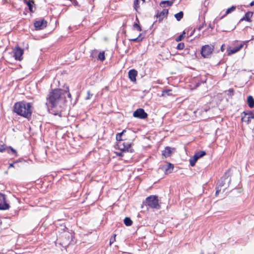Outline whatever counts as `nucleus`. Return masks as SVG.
Masks as SVG:
<instances>
[{"mask_svg": "<svg viewBox=\"0 0 254 254\" xmlns=\"http://www.w3.org/2000/svg\"><path fill=\"white\" fill-rule=\"evenodd\" d=\"M247 104L250 108L254 107V99L252 96H249L247 98Z\"/></svg>", "mask_w": 254, "mask_h": 254, "instance_id": "a211bd4d", "label": "nucleus"}, {"mask_svg": "<svg viewBox=\"0 0 254 254\" xmlns=\"http://www.w3.org/2000/svg\"><path fill=\"white\" fill-rule=\"evenodd\" d=\"M184 13L183 11H180L179 12L175 14V17L177 21H180L183 17Z\"/></svg>", "mask_w": 254, "mask_h": 254, "instance_id": "4be33fe9", "label": "nucleus"}, {"mask_svg": "<svg viewBox=\"0 0 254 254\" xmlns=\"http://www.w3.org/2000/svg\"><path fill=\"white\" fill-rule=\"evenodd\" d=\"M30 102L20 101L16 102L13 106V111L17 115L29 119L31 117L33 107Z\"/></svg>", "mask_w": 254, "mask_h": 254, "instance_id": "f03ea898", "label": "nucleus"}, {"mask_svg": "<svg viewBox=\"0 0 254 254\" xmlns=\"http://www.w3.org/2000/svg\"><path fill=\"white\" fill-rule=\"evenodd\" d=\"M133 28L136 29L138 31H141L142 30L141 27L138 24V23L134 22L133 25Z\"/></svg>", "mask_w": 254, "mask_h": 254, "instance_id": "473e14b6", "label": "nucleus"}, {"mask_svg": "<svg viewBox=\"0 0 254 254\" xmlns=\"http://www.w3.org/2000/svg\"><path fill=\"white\" fill-rule=\"evenodd\" d=\"M205 25V21H204V22L202 23V24L201 25H200L198 28V30L199 31L201 30V29L204 27V26Z\"/></svg>", "mask_w": 254, "mask_h": 254, "instance_id": "a18cd8bd", "label": "nucleus"}, {"mask_svg": "<svg viewBox=\"0 0 254 254\" xmlns=\"http://www.w3.org/2000/svg\"><path fill=\"white\" fill-rule=\"evenodd\" d=\"M123 152H120V153H117V155L118 156H121V157H122L123 156Z\"/></svg>", "mask_w": 254, "mask_h": 254, "instance_id": "de8ad7c7", "label": "nucleus"}, {"mask_svg": "<svg viewBox=\"0 0 254 254\" xmlns=\"http://www.w3.org/2000/svg\"><path fill=\"white\" fill-rule=\"evenodd\" d=\"M17 162H18V161H15L13 162V163H10L9 165L8 168L9 169L11 167L14 168L15 167L14 164L17 163Z\"/></svg>", "mask_w": 254, "mask_h": 254, "instance_id": "79ce46f5", "label": "nucleus"}, {"mask_svg": "<svg viewBox=\"0 0 254 254\" xmlns=\"http://www.w3.org/2000/svg\"><path fill=\"white\" fill-rule=\"evenodd\" d=\"M208 27L209 28H211V29H213V27L211 26V24H209V26H208Z\"/></svg>", "mask_w": 254, "mask_h": 254, "instance_id": "603ef678", "label": "nucleus"}, {"mask_svg": "<svg viewBox=\"0 0 254 254\" xmlns=\"http://www.w3.org/2000/svg\"><path fill=\"white\" fill-rule=\"evenodd\" d=\"M244 46V44H240L239 45H238V46L236 47L237 49L240 51Z\"/></svg>", "mask_w": 254, "mask_h": 254, "instance_id": "c03bdc74", "label": "nucleus"}, {"mask_svg": "<svg viewBox=\"0 0 254 254\" xmlns=\"http://www.w3.org/2000/svg\"><path fill=\"white\" fill-rule=\"evenodd\" d=\"M135 20L137 22L136 23H139V20H138V19L137 16L136 17Z\"/></svg>", "mask_w": 254, "mask_h": 254, "instance_id": "864d4df0", "label": "nucleus"}, {"mask_svg": "<svg viewBox=\"0 0 254 254\" xmlns=\"http://www.w3.org/2000/svg\"><path fill=\"white\" fill-rule=\"evenodd\" d=\"M193 156H194V157H195L196 159H199V158H200V157H199V156L197 155V154L196 153H195Z\"/></svg>", "mask_w": 254, "mask_h": 254, "instance_id": "8fccbe9b", "label": "nucleus"}, {"mask_svg": "<svg viewBox=\"0 0 254 254\" xmlns=\"http://www.w3.org/2000/svg\"><path fill=\"white\" fill-rule=\"evenodd\" d=\"M23 53V50L17 46L13 49V57L16 60L21 61Z\"/></svg>", "mask_w": 254, "mask_h": 254, "instance_id": "1a4fd4ad", "label": "nucleus"}, {"mask_svg": "<svg viewBox=\"0 0 254 254\" xmlns=\"http://www.w3.org/2000/svg\"><path fill=\"white\" fill-rule=\"evenodd\" d=\"M137 75V72L136 70L132 69L128 71V77L130 81L132 82L136 81V77Z\"/></svg>", "mask_w": 254, "mask_h": 254, "instance_id": "f8f14e48", "label": "nucleus"}, {"mask_svg": "<svg viewBox=\"0 0 254 254\" xmlns=\"http://www.w3.org/2000/svg\"><path fill=\"white\" fill-rule=\"evenodd\" d=\"M224 46H225V45L223 44V45H222L221 46V51L222 52H224V50H225V49H224Z\"/></svg>", "mask_w": 254, "mask_h": 254, "instance_id": "09e8293b", "label": "nucleus"}, {"mask_svg": "<svg viewBox=\"0 0 254 254\" xmlns=\"http://www.w3.org/2000/svg\"><path fill=\"white\" fill-rule=\"evenodd\" d=\"M250 6H252L254 5V1H252V2L250 3Z\"/></svg>", "mask_w": 254, "mask_h": 254, "instance_id": "3c124183", "label": "nucleus"}, {"mask_svg": "<svg viewBox=\"0 0 254 254\" xmlns=\"http://www.w3.org/2000/svg\"><path fill=\"white\" fill-rule=\"evenodd\" d=\"M139 1H142V4H143L145 1V0H139Z\"/></svg>", "mask_w": 254, "mask_h": 254, "instance_id": "5fc2aeb1", "label": "nucleus"}, {"mask_svg": "<svg viewBox=\"0 0 254 254\" xmlns=\"http://www.w3.org/2000/svg\"><path fill=\"white\" fill-rule=\"evenodd\" d=\"M235 9H236L235 6H232L231 7H230L227 9V10L226 11L225 15L231 13L232 12L234 11L235 10Z\"/></svg>", "mask_w": 254, "mask_h": 254, "instance_id": "7c9ffc66", "label": "nucleus"}, {"mask_svg": "<svg viewBox=\"0 0 254 254\" xmlns=\"http://www.w3.org/2000/svg\"><path fill=\"white\" fill-rule=\"evenodd\" d=\"M10 151H11V153L15 155V156H18L17 151H16V150L15 149H14V148H13L11 146H7V152L8 153H10Z\"/></svg>", "mask_w": 254, "mask_h": 254, "instance_id": "aec40b11", "label": "nucleus"}, {"mask_svg": "<svg viewBox=\"0 0 254 254\" xmlns=\"http://www.w3.org/2000/svg\"><path fill=\"white\" fill-rule=\"evenodd\" d=\"M139 2L140 1H139V0H135L134 1L133 7L136 11H137L138 9L139 8Z\"/></svg>", "mask_w": 254, "mask_h": 254, "instance_id": "cd10ccee", "label": "nucleus"}, {"mask_svg": "<svg viewBox=\"0 0 254 254\" xmlns=\"http://www.w3.org/2000/svg\"><path fill=\"white\" fill-rule=\"evenodd\" d=\"M252 119V118H250V116H248L247 117H246L245 116V117H242V120L243 121L247 122L248 123L250 122Z\"/></svg>", "mask_w": 254, "mask_h": 254, "instance_id": "c9c22d12", "label": "nucleus"}, {"mask_svg": "<svg viewBox=\"0 0 254 254\" xmlns=\"http://www.w3.org/2000/svg\"><path fill=\"white\" fill-rule=\"evenodd\" d=\"M145 204L152 208L159 209L161 208L159 204L158 196L156 195H150L145 199Z\"/></svg>", "mask_w": 254, "mask_h": 254, "instance_id": "20e7f679", "label": "nucleus"}, {"mask_svg": "<svg viewBox=\"0 0 254 254\" xmlns=\"http://www.w3.org/2000/svg\"><path fill=\"white\" fill-rule=\"evenodd\" d=\"M66 89L67 90H65L66 91V93H65V95L67 94L68 98H69L70 100L71 101V94L69 92L68 87H66Z\"/></svg>", "mask_w": 254, "mask_h": 254, "instance_id": "ea45409f", "label": "nucleus"}, {"mask_svg": "<svg viewBox=\"0 0 254 254\" xmlns=\"http://www.w3.org/2000/svg\"><path fill=\"white\" fill-rule=\"evenodd\" d=\"M196 153L197 154V155L199 156V157L200 158H201V157L204 156L205 155H206V152H205V151H200L196 152Z\"/></svg>", "mask_w": 254, "mask_h": 254, "instance_id": "e433bc0d", "label": "nucleus"}, {"mask_svg": "<svg viewBox=\"0 0 254 254\" xmlns=\"http://www.w3.org/2000/svg\"><path fill=\"white\" fill-rule=\"evenodd\" d=\"M133 116L138 119L144 120L147 118L148 114L145 112L144 109L139 108L133 112Z\"/></svg>", "mask_w": 254, "mask_h": 254, "instance_id": "423d86ee", "label": "nucleus"}, {"mask_svg": "<svg viewBox=\"0 0 254 254\" xmlns=\"http://www.w3.org/2000/svg\"><path fill=\"white\" fill-rule=\"evenodd\" d=\"M98 59L101 60V61H103L105 60L104 52L99 53L98 55Z\"/></svg>", "mask_w": 254, "mask_h": 254, "instance_id": "393cba45", "label": "nucleus"}, {"mask_svg": "<svg viewBox=\"0 0 254 254\" xmlns=\"http://www.w3.org/2000/svg\"><path fill=\"white\" fill-rule=\"evenodd\" d=\"M228 55H231L232 54H235L239 51L236 47H235L233 49H228Z\"/></svg>", "mask_w": 254, "mask_h": 254, "instance_id": "a878e982", "label": "nucleus"}, {"mask_svg": "<svg viewBox=\"0 0 254 254\" xmlns=\"http://www.w3.org/2000/svg\"><path fill=\"white\" fill-rule=\"evenodd\" d=\"M93 96L92 94H91L90 91H87V96L85 97V100H89L91 98V97Z\"/></svg>", "mask_w": 254, "mask_h": 254, "instance_id": "a19ab883", "label": "nucleus"}, {"mask_svg": "<svg viewBox=\"0 0 254 254\" xmlns=\"http://www.w3.org/2000/svg\"><path fill=\"white\" fill-rule=\"evenodd\" d=\"M24 2L26 3V4L28 5L29 9L31 12H33V4H34V1L33 0H24Z\"/></svg>", "mask_w": 254, "mask_h": 254, "instance_id": "f3484780", "label": "nucleus"}, {"mask_svg": "<svg viewBox=\"0 0 254 254\" xmlns=\"http://www.w3.org/2000/svg\"><path fill=\"white\" fill-rule=\"evenodd\" d=\"M116 234H114L110 239V245H112V244L116 241Z\"/></svg>", "mask_w": 254, "mask_h": 254, "instance_id": "72a5a7b5", "label": "nucleus"}, {"mask_svg": "<svg viewBox=\"0 0 254 254\" xmlns=\"http://www.w3.org/2000/svg\"><path fill=\"white\" fill-rule=\"evenodd\" d=\"M141 36H142V34H140L137 37H136L135 38H133V39H129V40L130 41L136 42H140L143 39V37H142Z\"/></svg>", "mask_w": 254, "mask_h": 254, "instance_id": "5701e85b", "label": "nucleus"}, {"mask_svg": "<svg viewBox=\"0 0 254 254\" xmlns=\"http://www.w3.org/2000/svg\"><path fill=\"white\" fill-rule=\"evenodd\" d=\"M228 95L230 96H232L234 95V90L233 88H230L228 90Z\"/></svg>", "mask_w": 254, "mask_h": 254, "instance_id": "58836bf2", "label": "nucleus"}, {"mask_svg": "<svg viewBox=\"0 0 254 254\" xmlns=\"http://www.w3.org/2000/svg\"><path fill=\"white\" fill-rule=\"evenodd\" d=\"M126 132V130L124 129L121 132L118 133L116 134V140L119 141H123L126 139L125 136V133Z\"/></svg>", "mask_w": 254, "mask_h": 254, "instance_id": "4468645a", "label": "nucleus"}, {"mask_svg": "<svg viewBox=\"0 0 254 254\" xmlns=\"http://www.w3.org/2000/svg\"><path fill=\"white\" fill-rule=\"evenodd\" d=\"M214 48L213 46L208 45L202 46L201 50V56L204 58H208L212 53Z\"/></svg>", "mask_w": 254, "mask_h": 254, "instance_id": "39448f33", "label": "nucleus"}, {"mask_svg": "<svg viewBox=\"0 0 254 254\" xmlns=\"http://www.w3.org/2000/svg\"><path fill=\"white\" fill-rule=\"evenodd\" d=\"M172 148L170 147L167 146L165 149L162 151V155L164 156L165 157H168L171 156L172 154Z\"/></svg>", "mask_w": 254, "mask_h": 254, "instance_id": "2eb2a0df", "label": "nucleus"}, {"mask_svg": "<svg viewBox=\"0 0 254 254\" xmlns=\"http://www.w3.org/2000/svg\"><path fill=\"white\" fill-rule=\"evenodd\" d=\"M66 91L61 89H55L47 96L46 105L51 113L54 115H61L64 109Z\"/></svg>", "mask_w": 254, "mask_h": 254, "instance_id": "f257e3e1", "label": "nucleus"}, {"mask_svg": "<svg viewBox=\"0 0 254 254\" xmlns=\"http://www.w3.org/2000/svg\"><path fill=\"white\" fill-rule=\"evenodd\" d=\"M230 175V171L228 170L218 181L216 188V195H217L222 190L224 192L229 187L231 181Z\"/></svg>", "mask_w": 254, "mask_h": 254, "instance_id": "7ed1b4c3", "label": "nucleus"}, {"mask_svg": "<svg viewBox=\"0 0 254 254\" xmlns=\"http://www.w3.org/2000/svg\"><path fill=\"white\" fill-rule=\"evenodd\" d=\"M70 1L72 2L74 6H78V2H77V1L76 0H70Z\"/></svg>", "mask_w": 254, "mask_h": 254, "instance_id": "37998d69", "label": "nucleus"}, {"mask_svg": "<svg viewBox=\"0 0 254 254\" xmlns=\"http://www.w3.org/2000/svg\"><path fill=\"white\" fill-rule=\"evenodd\" d=\"M173 95L172 90L171 89H165L162 92V96L166 97Z\"/></svg>", "mask_w": 254, "mask_h": 254, "instance_id": "6ab92c4d", "label": "nucleus"}, {"mask_svg": "<svg viewBox=\"0 0 254 254\" xmlns=\"http://www.w3.org/2000/svg\"><path fill=\"white\" fill-rule=\"evenodd\" d=\"M201 82H197L196 83L195 85H194V87L197 88L200 85Z\"/></svg>", "mask_w": 254, "mask_h": 254, "instance_id": "49530a36", "label": "nucleus"}, {"mask_svg": "<svg viewBox=\"0 0 254 254\" xmlns=\"http://www.w3.org/2000/svg\"><path fill=\"white\" fill-rule=\"evenodd\" d=\"M253 13L251 11L247 12L245 14V16L241 19L240 21L246 20L249 22L251 21V17L253 16Z\"/></svg>", "mask_w": 254, "mask_h": 254, "instance_id": "dca6fc26", "label": "nucleus"}, {"mask_svg": "<svg viewBox=\"0 0 254 254\" xmlns=\"http://www.w3.org/2000/svg\"><path fill=\"white\" fill-rule=\"evenodd\" d=\"M124 223L127 226H130L132 225V221H131V220L130 219V218L129 217H126L124 220Z\"/></svg>", "mask_w": 254, "mask_h": 254, "instance_id": "412c9836", "label": "nucleus"}, {"mask_svg": "<svg viewBox=\"0 0 254 254\" xmlns=\"http://www.w3.org/2000/svg\"><path fill=\"white\" fill-rule=\"evenodd\" d=\"M5 195L0 192V210H6L9 208V205L6 202Z\"/></svg>", "mask_w": 254, "mask_h": 254, "instance_id": "9d476101", "label": "nucleus"}, {"mask_svg": "<svg viewBox=\"0 0 254 254\" xmlns=\"http://www.w3.org/2000/svg\"><path fill=\"white\" fill-rule=\"evenodd\" d=\"M119 149L122 152H130L132 153L134 149L131 148V143L123 142L122 144H119Z\"/></svg>", "mask_w": 254, "mask_h": 254, "instance_id": "0eeeda50", "label": "nucleus"}, {"mask_svg": "<svg viewBox=\"0 0 254 254\" xmlns=\"http://www.w3.org/2000/svg\"><path fill=\"white\" fill-rule=\"evenodd\" d=\"M244 113L245 116H249L250 118L254 119V111L244 112Z\"/></svg>", "mask_w": 254, "mask_h": 254, "instance_id": "c85d7f7f", "label": "nucleus"}, {"mask_svg": "<svg viewBox=\"0 0 254 254\" xmlns=\"http://www.w3.org/2000/svg\"><path fill=\"white\" fill-rule=\"evenodd\" d=\"M197 159H196L194 156H193L192 157L190 158V165L191 166H194L195 165V164L196 163V162L197 161Z\"/></svg>", "mask_w": 254, "mask_h": 254, "instance_id": "b1692460", "label": "nucleus"}, {"mask_svg": "<svg viewBox=\"0 0 254 254\" xmlns=\"http://www.w3.org/2000/svg\"><path fill=\"white\" fill-rule=\"evenodd\" d=\"M185 47V44L184 43H180L178 44L177 49L178 50H183Z\"/></svg>", "mask_w": 254, "mask_h": 254, "instance_id": "f704fd0d", "label": "nucleus"}, {"mask_svg": "<svg viewBox=\"0 0 254 254\" xmlns=\"http://www.w3.org/2000/svg\"><path fill=\"white\" fill-rule=\"evenodd\" d=\"M47 22L44 19L36 20L34 23V26L36 30L43 29L47 27Z\"/></svg>", "mask_w": 254, "mask_h": 254, "instance_id": "6e6552de", "label": "nucleus"}, {"mask_svg": "<svg viewBox=\"0 0 254 254\" xmlns=\"http://www.w3.org/2000/svg\"><path fill=\"white\" fill-rule=\"evenodd\" d=\"M7 146L5 144H0V152H7Z\"/></svg>", "mask_w": 254, "mask_h": 254, "instance_id": "c756f323", "label": "nucleus"}, {"mask_svg": "<svg viewBox=\"0 0 254 254\" xmlns=\"http://www.w3.org/2000/svg\"><path fill=\"white\" fill-rule=\"evenodd\" d=\"M163 168L166 174H170L172 173L174 169V165L170 163H168L166 165L164 166Z\"/></svg>", "mask_w": 254, "mask_h": 254, "instance_id": "ddd939ff", "label": "nucleus"}, {"mask_svg": "<svg viewBox=\"0 0 254 254\" xmlns=\"http://www.w3.org/2000/svg\"><path fill=\"white\" fill-rule=\"evenodd\" d=\"M185 34V32H184L183 34H181L179 35L176 39V41L179 42L183 40V39L184 38V34Z\"/></svg>", "mask_w": 254, "mask_h": 254, "instance_id": "4c0bfd02", "label": "nucleus"}, {"mask_svg": "<svg viewBox=\"0 0 254 254\" xmlns=\"http://www.w3.org/2000/svg\"><path fill=\"white\" fill-rule=\"evenodd\" d=\"M167 4L168 6H171L173 3V1H169V0H165V1H162L160 2V5L162 6V4Z\"/></svg>", "mask_w": 254, "mask_h": 254, "instance_id": "2f4dec72", "label": "nucleus"}, {"mask_svg": "<svg viewBox=\"0 0 254 254\" xmlns=\"http://www.w3.org/2000/svg\"><path fill=\"white\" fill-rule=\"evenodd\" d=\"M168 14V10L163 9L161 12H158L155 16L159 18V21H161L165 17H166Z\"/></svg>", "mask_w": 254, "mask_h": 254, "instance_id": "9b49d317", "label": "nucleus"}, {"mask_svg": "<svg viewBox=\"0 0 254 254\" xmlns=\"http://www.w3.org/2000/svg\"><path fill=\"white\" fill-rule=\"evenodd\" d=\"M98 54V51L97 50H93L91 51L90 53V57L92 58H95L97 57V55Z\"/></svg>", "mask_w": 254, "mask_h": 254, "instance_id": "bb28decb", "label": "nucleus"}]
</instances>
